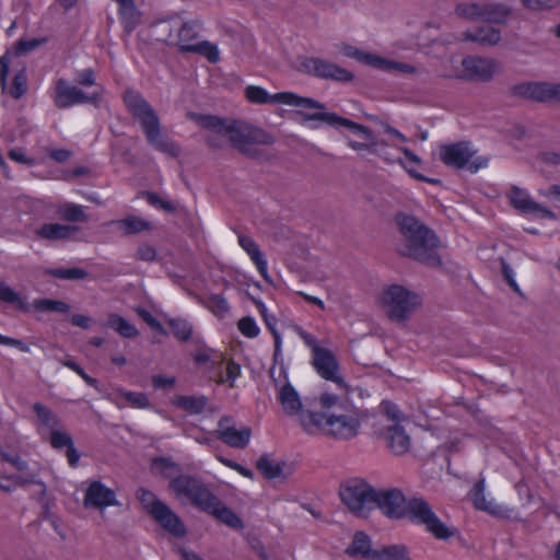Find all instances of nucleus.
Here are the masks:
<instances>
[{
    "mask_svg": "<svg viewBox=\"0 0 560 560\" xmlns=\"http://www.w3.org/2000/svg\"><path fill=\"white\" fill-rule=\"evenodd\" d=\"M316 411L304 413L301 428L307 434L348 442L355 439L368 419V411L350 407L347 395L323 392L315 399Z\"/></svg>",
    "mask_w": 560,
    "mask_h": 560,
    "instance_id": "obj_1",
    "label": "nucleus"
},
{
    "mask_svg": "<svg viewBox=\"0 0 560 560\" xmlns=\"http://www.w3.org/2000/svg\"><path fill=\"white\" fill-rule=\"evenodd\" d=\"M197 124L213 133L206 137V143L212 149H222L224 142L221 137H226L231 145L243 155L250 159L262 156L259 145H271L276 138L270 132L255 127L243 120L228 121L214 115H196Z\"/></svg>",
    "mask_w": 560,
    "mask_h": 560,
    "instance_id": "obj_2",
    "label": "nucleus"
},
{
    "mask_svg": "<svg viewBox=\"0 0 560 560\" xmlns=\"http://www.w3.org/2000/svg\"><path fill=\"white\" fill-rule=\"evenodd\" d=\"M395 222L400 234L397 250L424 266L438 268L442 265L438 253L440 240L435 232L411 214L399 212Z\"/></svg>",
    "mask_w": 560,
    "mask_h": 560,
    "instance_id": "obj_3",
    "label": "nucleus"
},
{
    "mask_svg": "<svg viewBox=\"0 0 560 560\" xmlns=\"http://www.w3.org/2000/svg\"><path fill=\"white\" fill-rule=\"evenodd\" d=\"M124 103L128 112L141 124L147 141L156 151L172 158L180 155V147L168 136L161 132L160 119L148 101L137 91L127 90L124 93Z\"/></svg>",
    "mask_w": 560,
    "mask_h": 560,
    "instance_id": "obj_4",
    "label": "nucleus"
},
{
    "mask_svg": "<svg viewBox=\"0 0 560 560\" xmlns=\"http://www.w3.org/2000/svg\"><path fill=\"white\" fill-rule=\"evenodd\" d=\"M477 150L470 141H458L441 144L439 147L440 161L453 170H468L471 174L485 168L489 164V158L476 155Z\"/></svg>",
    "mask_w": 560,
    "mask_h": 560,
    "instance_id": "obj_5",
    "label": "nucleus"
},
{
    "mask_svg": "<svg viewBox=\"0 0 560 560\" xmlns=\"http://www.w3.org/2000/svg\"><path fill=\"white\" fill-rule=\"evenodd\" d=\"M137 499L145 512L161 526L175 537H183L186 527L179 516L153 492L140 488L137 491Z\"/></svg>",
    "mask_w": 560,
    "mask_h": 560,
    "instance_id": "obj_6",
    "label": "nucleus"
},
{
    "mask_svg": "<svg viewBox=\"0 0 560 560\" xmlns=\"http://www.w3.org/2000/svg\"><path fill=\"white\" fill-rule=\"evenodd\" d=\"M198 365L208 364L209 378L218 385L233 382L241 374V365L233 360H226L224 354L210 348H203L192 354Z\"/></svg>",
    "mask_w": 560,
    "mask_h": 560,
    "instance_id": "obj_7",
    "label": "nucleus"
},
{
    "mask_svg": "<svg viewBox=\"0 0 560 560\" xmlns=\"http://www.w3.org/2000/svg\"><path fill=\"white\" fill-rule=\"evenodd\" d=\"M340 498L357 516L366 517L375 509V490L364 480L353 478L340 487Z\"/></svg>",
    "mask_w": 560,
    "mask_h": 560,
    "instance_id": "obj_8",
    "label": "nucleus"
},
{
    "mask_svg": "<svg viewBox=\"0 0 560 560\" xmlns=\"http://www.w3.org/2000/svg\"><path fill=\"white\" fill-rule=\"evenodd\" d=\"M383 303L392 320L404 322L421 304V298L402 285L394 284L384 292Z\"/></svg>",
    "mask_w": 560,
    "mask_h": 560,
    "instance_id": "obj_9",
    "label": "nucleus"
},
{
    "mask_svg": "<svg viewBox=\"0 0 560 560\" xmlns=\"http://www.w3.org/2000/svg\"><path fill=\"white\" fill-rule=\"evenodd\" d=\"M245 96L250 103L255 104H285L302 108L324 109L325 104L311 97L300 96L292 92H280L270 95L264 88L249 85L245 90Z\"/></svg>",
    "mask_w": 560,
    "mask_h": 560,
    "instance_id": "obj_10",
    "label": "nucleus"
},
{
    "mask_svg": "<svg viewBox=\"0 0 560 560\" xmlns=\"http://www.w3.org/2000/svg\"><path fill=\"white\" fill-rule=\"evenodd\" d=\"M406 515L413 523L424 525L427 530L439 539H446L452 535L450 528L436 516L430 504L423 499L410 500Z\"/></svg>",
    "mask_w": 560,
    "mask_h": 560,
    "instance_id": "obj_11",
    "label": "nucleus"
},
{
    "mask_svg": "<svg viewBox=\"0 0 560 560\" xmlns=\"http://www.w3.org/2000/svg\"><path fill=\"white\" fill-rule=\"evenodd\" d=\"M299 70L318 79L341 83L352 82L354 79L350 70L319 57H303Z\"/></svg>",
    "mask_w": 560,
    "mask_h": 560,
    "instance_id": "obj_12",
    "label": "nucleus"
},
{
    "mask_svg": "<svg viewBox=\"0 0 560 560\" xmlns=\"http://www.w3.org/2000/svg\"><path fill=\"white\" fill-rule=\"evenodd\" d=\"M83 506L86 510L105 511L112 506H118L120 503L117 492L113 488L107 487L101 480H88L82 486Z\"/></svg>",
    "mask_w": 560,
    "mask_h": 560,
    "instance_id": "obj_13",
    "label": "nucleus"
},
{
    "mask_svg": "<svg viewBox=\"0 0 560 560\" xmlns=\"http://www.w3.org/2000/svg\"><path fill=\"white\" fill-rule=\"evenodd\" d=\"M277 398L281 405L283 412L290 417H296L301 424V419L304 413L316 411L315 399H302L300 393L295 387H279Z\"/></svg>",
    "mask_w": 560,
    "mask_h": 560,
    "instance_id": "obj_14",
    "label": "nucleus"
},
{
    "mask_svg": "<svg viewBox=\"0 0 560 560\" xmlns=\"http://www.w3.org/2000/svg\"><path fill=\"white\" fill-rule=\"evenodd\" d=\"M470 498L477 510L487 512L495 517L510 520L516 514L513 508L495 502V500L486 492L485 479H480L475 483L470 491Z\"/></svg>",
    "mask_w": 560,
    "mask_h": 560,
    "instance_id": "obj_15",
    "label": "nucleus"
},
{
    "mask_svg": "<svg viewBox=\"0 0 560 560\" xmlns=\"http://www.w3.org/2000/svg\"><path fill=\"white\" fill-rule=\"evenodd\" d=\"M214 434L233 448H245L250 441L252 430L248 427L237 428L233 418L223 417L219 420Z\"/></svg>",
    "mask_w": 560,
    "mask_h": 560,
    "instance_id": "obj_16",
    "label": "nucleus"
},
{
    "mask_svg": "<svg viewBox=\"0 0 560 560\" xmlns=\"http://www.w3.org/2000/svg\"><path fill=\"white\" fill-rule=\"evenodd\" d=\"M463 73L460 79L469 81L488 82L492 79L497 61L491 58L468 56L462 60Z\"/></svg>",
    "mask_w": 560,
    "mask_h": 560,
    "instance_id": "obj_17",
    "label": "nucleus"
},
{
    "mask_svg": "<svg viewBox=\"0 0 560 560\" xmlns=\"http://www.w3.org/2000/svg\"><path fill=\"white\" fill-rule=\"evenodd\" d=\"M509 199L511 205L523 214H534L540 219L555 220L557 215L545 206L536 202L517 186L511 188Z\"/></svg>",
    "mask_w": 560,
    "mask_h": 560,
    "instance_id": "obj_18",
    "label": "nucleus"
},
{
    "mask_svg": "<svg viewBox=\"0 0 560 560\" xmlns=\"http://www.w3.org/2000/svg\"><path fill=\"white\" fill-rule=\"evenodd\" d=\"M306 119L320 120L331 127H345L351 130L353 133L361 136L365 141H372L374 139L373 131L361 124H358L349 118L341 117L336 113H315V114H302Z\"/></svg>",
    "mask_w": 560,
    "mask_h": 560,
    "instance_id": "obj_19",
    "label": "nucleus"
},
{
    "mask_svg": "<svg viewBox=\"0 0 560 560\" xmlns=\"http://www.w3.org/2000/svg\"><path fill=\"white\" fill-rule=\"evenodd\" d=\"M313 365L324 380L337 385H345L338 375V361L329 349L323 347L314 348Z\"/></svg>",
    "mask_w": 560,
    "mask_h": 560,
    "instance_id": "obj_20",
    "label": "nucleus"
},
{
    "mask_svg": "<svg viewBox=\"0 0 560 560\" xmlns=\"http://www.w3.org/2000/svg\"><path fill=\"white\" fill-rule=\"evenodd\" d=\"M375 508H380L385 515L392 518H400L406 515L408 502L400 491L395 489L375 491Z\"/></svg>",
    "mask_w": 560,
    "mask_h": 560,
    "instance_id": "obj_21",
    "label": "nucleus"
},
{
    "mask_svg": "<svg viewBox=\"0 0 560 560\" xmlns=\"http://www.w3.org/2000/svg\"><path fill=\"white\" fill-rule=\"evenodd\" d=\"M514 96L533 100L537 102L555 101V83L549 82H525L511 88Z\"/></svg>",
    "mask_w": 560,
    "mask_h": 560,
    "instance_id": "obj_22",
    "label": "nucleus"
},
{
    "mask_svg": "<svg viewBox=\"0 0 560 560\" xmlns=\"http://www.w3.org/2000/svg\"><path fill=\"white\" fill-rule=\"evenodd\" d=\"M88 100V94L82 90L69 85L65 79H59L56 82L54 103L56 107L63 109L71 107L75 104H84Z\"/></svg>",
    "mask_w": 560,
    "mask_h": 560,
    "instance_id": "obj_23",
    "label": "nucleus"
},
{
    "mask_svg": "<svg viewBox=\"0 0 560 560\" xmlns=\"http://www.w3.org/2000/svg\"><path fill=\"white\" fill-rule=\"evenodd\" d=\"M377 550L378 548H373L370 536L359 530L353 534L352 541L347 547L346 553L354 558L376 560L378 556Z\"/></svg>",
    "mask_w": 560,
    "mask_h": 560,
    "instance_id": "obj_24",
    "label": "nucleus"
},
{
    "mask_svg": "<svg viewBox=\"0 0 560 560\" xmlns=\"http://www.w3.org/2000/svg\"><path fill=\"white\" fill-rule=\"evenodd\" d=\"M79 228L61 223H45L36 230V236L47 241L68 240L72 237Z\"/></svg>",
    "mask_w": 560,
    "mask_h": 560,
    "instance_id": "obj_25",
    "label": "nucleus"
},
{
    "mask_svg": "<svg viewBox=\"0 0 560 560\" xmlns=\"http://www.w3.org/2000/svg\"><path fill=\"white\" fill-rule=\"evenodd\" d=\"M202 482L199 479L189 476H178L171 481V489L174 491L176 497L182 500L191 501Z\"/></svg>",
    "mask_w": 560,
    "mask_h": 560,
    "instance_id": "obj_26",
    "label": "nucleus"
},
{
    "mask_svg": "<svg viewBox=\"0 0 560 560\" xmlns=\"http://www.w3.org/2000/svg\"><path fill=\"white\" fill-rule=\"evenodd\" d=\"M119 5V18L124 32L130 35L140 24L141 15L133 0H116Z\"/></svg>",
    "mask_w": 560,
    "mask_h": 560,
    "instance_id": "obj_27",
    "label": "nucleus"
},
{
    "mask_svg": "<svg viewBox=\"0 0 560 560\" xmlns=\"http://www.w3.org/2000/svg\"><path fill=\"white\" fill-rule=\"evenodd\" d=\"M342 56L352 58L360 63L370 66L372 68L382 67L385 63L384 58L371 52H366L355 46L347 43H341L337 46Z\"/></svg>",
    "mask_w": 560,
    "mask_h": 560,
    "instance_id": "obj_28",
    "label": "nucleus"
},
{
    "mask_svg": "<svg viewBox=\"0 0 560 560\" xmlns=\"http://www.w3.org/2000/svg\"><path fill=\"white\" fill-rule=\"evenodd\" d=\"M462 39L478 43L482 46H494L501 39V32L493 27H478L475 31H466L462 34Z\"/></svg>",
    "mask_w": 560,
    "mask_h": 560,
    "instance_id": "obj_29",
    "label": "nucleus"
},
{
    "mask_svg": "<svg viewBox=\"0 0 560 560\" xmlns=\"http://www.w3.org/2000/svg\"><path fill=\"white\" fill-rule=\"evenodd\" d=\"M386 439L388 447L396 455H402L410 448V438L398 424L388 428Z\"/></svg>",
    "mask_w": 560,
    "mask_h": 560,
    "instance_id": "obj_30",
    "label": "nucleus"
},
{
    "mask_svg": "<svg viewBox=\"0 0 560 560\" xmlns=\"http://www.w3.org/2000/svg\"><path fill=\"white\" fill-rule=\"evenodd\" d=\"M173 405L189 415H199L208 409V399L203 395H183L174 397Z\"/></svg>",
    "mask_w": 560,
    "mask_h": 560,
    "instance_id": "obj_31",
    "label": "nucleus"
},
{
    "mask_svg": "<svg viewBox=\"0 0 560 560\" xmlns=\"http://www.w3.org/2000/svg\"><path fill=\"white\" fill-rule=\"evenodd\" d=\"M34 411L37 416V431L43 438H46L47 434L59 427L57 416L40 402L34 405Z\"/></svg>",
    "mask_w": 560,
    "mask_h": 560,
    "instance_id": "obj_32",
    "label": "nucleus"
},
{
    "mask_svg": "<svg viewBox=\"0 0 560 560\" xmlns=\"http://www.w3.org/2000/svg\"><path fill=\"white\" fill-rule=\"evenodd\" d=\"M511 14V9L502 3L482 2V22L504 24Z\"/></svg>",
    "mask_w": 560,
    "mask_h": 560,
    "instance_id": "obj_33",
    "label": "nucleus"
},
{
    "mask_svg": "<svg viewBox=\"0 0 560 560\" xmlns=\"http://www.w3.org/2000/svg\"><path fill=\"white\" fill-rule=\"evenodd\" d=\"M257 469L268 479L285 477L289 474L288 465L284 462H276L268 456L258 459Z\"/></svg>",
    "mask_w": 560,
    "mask_h": 560,
    "instance_id": "obj_34",
    "label": "nucleus"
},
{
    "mask_svg": "<svg viewBox=\"0 0 560 560\" xmlns=\"http://www.w3.org/2000/svg\"><path fill=\"white\" fill-rule=\"evenodd\" d=\"M115 224L124 235H132L152 230V224L149 221L136 215H127L124 219L117 220Z\"/></svg>",
    "mask_w": 560,
    "mask_h": 560,
    "instance_id": "obj_35",
    "label": "nucleus"
},
{
    "mask_svg": "<svg viewBox=\"0 0 560 560\" xmlns=\"http://www.w3.org/2000/svg\"><path fill=\"white\" fill-rule=\"evenodd\" d=\"M209 514L213 515L231 528L242 529L244 527L243 521L237 516V514L220 500Z\"/></svg>",
    "mask_w": 560,
    "mask_h": 560,
    "instance_id": "obj_36",
    "label": "nucleus"
},
{
    "mask_svg": "<svg viewBox=\"0 0 560 560\" xmlns=\"http://www.w3.org/2000/svg\"><path fill=\"white\" fill-rule=\"evenodd\" d=\"M200 27L201 23L197 20L183 23L177 34V46L180 52H185L183 46L192 45L191 42L198 38Z\"/></svg>",
    "mask_w": 560,
    "mask_h": 560,
    "instance_id": "obj_37",
    "label": "nucleus"
},
{
    "mask_svg": "<svg viewBox=\"0 0 560 560\" xmlns=\"http://www.w3.org/2000/svg\"><path fill=\"white\" fill-rule=\"evenodd\" d=\"M185 52L199 54L208 59L211 63H217L220 60V54L217 45L203 40L195 45L183 46Z\"/></svg>",
    "mask_w": 560,
    "mask_h": 560,
    "instance_id": "obj_38",
    "label": "nucleus"
},
{
    "mask_svg": "<svg viewBox=\"0 0 560 560\" xmlns=\"http://www.w3.org/2000/svg\"><path fill=\"white\" fill-rule=\"evenodd\" d=\"M107 326L116 330L124 338H135L139 335L138 329L124 317L117 314H109Z\"/></svg>",
    "mask_w": 560,
    "mask_h": 560,
    "instance_id": "obj_39",
    "label": "nucleus"
},
{
    "mask_svg": "<svg viewBox=\"0 0 560 560\" xmlns=\"http://www.w3.org/2000/svg\"><path fill=\"white\" fill-rule=\"evenodd\" d=\"M218 501L219 499L202 483L200 490L197 491L190 503L201 511L210 513L218 504Z\"/></svg>",
    "mask_w": 560,
    "mask_h": 560,
    "instance_id": "obj_40",
    "label": "nucleus"
},
{
    "mask_svg": "<svg viewBox=\"0 0 560 560\" xmlns=\"http://www.w3.org/2000/svg\"><path fill=\"white\" fill-rule=\"evenodd\" d=\"M458 16L482 22V2H463L458 3L455 8Z\"/></svg>",
    "mask_w": 560,
    "mask_h": 560,
    "instance_id": "obj_41",
    "label": "nucleus"
},
{
    "mask_svg": "<svg viewBox=\"0 0 560 560\" xmlns=\"http://www.w3.org/2000/svg\"><path fill=\"white\" fill-rule=\"evenodd\" d=\"M0 300L15 305L20 311H28V303L26 302V299L22 298L18 292L3 282H0Z\"/></svg>",
    "mask_w": 560,
    "mask_h": 560,
    "instance_id": "obj_42",
    "label": "nucleus"
},
{
    "mask_svg": "<svg viewBox=\"0 0 560 560\" xmlns=\"http://www.w3.org/2000/svg\"><path fill=\"white\" fill-rule=\"evenodd\" d=\"M27 90V73L26 68L23 67L14 74L12 84L9 89V94L14 100H20L22 96L26 94Z\"/></svg>",
    "mask_w": 560,
    "mask_h": 560,
    "instance_id": "obj_43",
    "label": "nucleus"
},
{
    "mask_svg": "<svg viewBox=\"0 0 560 560\" xmlns=\"http://www.w3.org/2000/svg\"><path fill=\"white\" fill-rule=\"evenodd\" d=\"M33 306L38 312L68 313L70 311L68 303L51 299H36L33 302Z\"/></svg>",
    "mask_w": 560,
    "mask_h": 560,
    "instance_id": "obj_44",
    "label": "nucleus"
},
{
    "mask_svg": "<svg viewBox=\"0 0 560 560\" xmlns=\"http://www.w3.org/2000/svg\"><path fill=\"white\" fill-rule=\"evenodd\" d=\"M376 560H410L404 545H390L378 548Z\"/></svg>",
    "mask_w": 560,
    "mask_h": 560,
    "instance_id": "obj_45",
    "label": "nucleus"
},
{
    "mask_svg": "<svg viewBox=\"0 0 560 560\" xmlns=\"http://www.w3.org/2000/svg\"><path fill=\"white\" fill-rule=\"evenodd\" d=\"M47 273L51 277L62 279V280H81L88 277V271L73 267V268H52L48 269Z\"/></svg>",
    "mask_w": 560,
    "mask_h": 560,
    "instance_id": "obj_46",
    "label": "nucleus"
},
{
    "mask_svg": "<svg viewBox=\"0 0 560 560\" xmlns=\"http://www.w3.org/2000/svg\"><path fill=\"white\" fill-rule=\"evenodd\" d=\"M141 196L145 198V200L148 201L149 205H151L158 209H161L167 213H174L177 211V208H178L177 203L170 201V200L162 199L158 192L142 191Z\"/></svg>",
    "mask_w": 560,
    "mask_h": 560,
    "instance_id": "obj_47",
    "label": "nucleus"
},
{
    "mask_svg": "<svg viewBox=\"0 0 560 560\" xmlns=\"http://www.w3.org/2000/svg\"><path fill=\"white\" fill-rule=\"evenodd\" d=\"M172 334L180 341H188L192 334L191 325L183 318H174L168 322Z\"/></svg>",
    "mask_w": 560,
    "mask_h": 560,
    "instance_id": "obj_48",
    "label": "nucleus"
},
{
    "mask_svg": "<svg viewBox=\"0 0 560 560\" xmlns=\"http://www.w3.org/2000/svg\"><path fill=\"white\" fill-rule=\"evenodd\" d=\"M380 411L395 424L405 420V413L400 410L398 405L389 399H383L380 404Z\"/></svg>",
    "mask_w": 560,
    "mask_h": 560,
    "instance_id": "obj_49",
    "label": "nucleus"
},
{
    "mask_svg": "<svg viewBox=\"0 0 560 560\" xmlns=\"http://www.w3.org/2000/svg\"><path fill=\"white\" fill-rule=\"evenodd\" d=\"M45 439H48L50 445L56 450L68 448L73 444L71 435L59 427L47 434Z\"/></svg>",
    "mask_w": 560,
    "mask_h": 560,
    "instance_id": "obj_50",
    "label": "nucleus"
},
{
    "mask_svg": "<svg viewBox=\"0 0 560 560\" xmlns=\"http://www.w3.org/2000/svg\"><path fill=\"white\" fill-rule=\"evenodd\" d=\"M205 305L214 315L220 317H223L230 311L229 303L222 294H211Z\"/></svg>",
    "mask_w": 560,
    "mask_h": 560,
    "instance_id": "obj_51",
    "label": "nucleus"
},
{
    "mask_svg": "<svg viewBox=\"0 0 560 560\" xmlns=\"http://www.w3.org/2000/svg\"><path fill=\"white\" fill-rule=\"evenodd\" d=\"M62 219L70 222H83L88 219L83 207L75 203H66L60 208Z\"/></svg>",
    "mask_w": 560,
    "mask_h": 560,
    "instance_id": "obj_52",
    "label": "nucleus"
},
{
    "mask_svg": "<svg viewBox=\"0 0 560 560\" xmlns=\"http://www.w3.org/2000/svg\"><path fill=\"white\" fill-rule=\"evenodd\" d=\"M47 43L46 37L42 38H30L24 39L21 38L16 42L14 46V56L20 57L28 54L30 51L35 50L36 48L40 47L42 45Z\"/></svg>",
    "mask_w": 560,
    "mask_h": 560,
    "instance_id": "obj_53",
    "label": "nucleus"
},
{
    "mask_svg": "<svg viewBox=\"0 0 560 560\" xmlns=\"http://www.w3.org/2000/svg\"><path fill=\"white\" fill-rule=\"evenodd\" d=\"M238 244L248 254L253 261L264 255L258 244L250 236L240 234Z\"/></svg>",
    "mask_w": 560,
    "mask_h": 560,
    "instance_id": "obj_54",
    "label": "nucleus"
},
{
    "mask_svg": "<svg viewBox=\"0 0 560 560\" xmlns=\"http://www.w3.org/2000/svg\"><path fill=\"white\" fill-rule=\"evenodd\" d=\"M238 330L247 338H255L259 335V327L250 316L241 318L237 323Z\"/></svg>",
    "mask_w": 560,
    "mask_h": 560,
    "instance_id": "obj_55",
    "label": "nucleus"
},
{
    "mask_svg": "<svg viewBox=\"0 0 560 560\" xmlns=\"http://www.w3.org/2000/svg\"><path fill=\"white\" fill-rule=\"evenodd\" d=\"M152 469L155 472L162 474L166 477H171L173 472L177 471V466L170 459L160 457L153 460Z\"/></svg>",
    "mask_w": 560,
    "mask_h": 560,
    "instance_id": "obj_56",
    "label": "nucleus"
},
{
    "mask_svg": "<svg viewBox=\"0 0 560 560\" xmlns=\"http://www.w3.org/2000/svg\"><path fill=\"white\" fill-rule=\"evenodd\" d=\"M122 398L129 406L135 408H145L149 406V399L143 393L126 390L122 393Z\"/></svg>",
    "mask_w": 560,
    "mask_h": 560,
    "instance_id": "obj_57",
    "label": "nucleus"
},
{
    "mask_svg": "<svg viewBox=\"0 0 560 560\" xmlns=\"http://www.w3.org/2000/svg\"><path fill=\"white\" fill-rule=\"evenodd\" d=\"M135 258L137 260L152 262L156 258V249L154 246L143 243L137 248Z\"/></svg>",
    "mask_w": 560,
    "mask_h": 560,
    "instance_id": "obj_58",
    "label": "nucleus"
},
{
    "mask_svg": "<svg viewBox=\"0 0 560 560\" xmlns=\"http://www.w3.org/2000/svg\"><path fill=\"white\" fill-rule=\"evenodd\" d=\"M267 328L270 330L273 340H275V357H277L281 351V336L279 331L277 330V318L271 315L269 317H266L264 319Z\"/></svg>",
    "mask_w": 560,
    "mask_h": 560,
    "instance_id": "obj_59",
    "label": "nucleus"
},
{
    "mask_svg": "<svg viewBox=\"0 0 560 560\" xmlns=\"http://www.w3.org/2000/svg\"><path fill=\"white\" fill-rule=\"evenodd\" d=\"M10 72V52L7 51L0 57V88L2 92L8 86V77Z\"/></svg>",
    "mask_w": 560,
    "mask_h": 560,
    "instance_id": "obj_60",
    "label": "nucleus"
},
{
    "mask_svg": "<svg viewBox=\"0 0 560 560\" xmlns=\"http://www.w3.org/2000/svg\"><path fill=\"white\" fill-rule=\"evenodd\" d=\"M384 61L385 63L382 67H375V69L383 71L399 70L405 73H413L416 71L415 67L409 63L396 62L386 58H384Z\"/></svg>",
    "mask_w": 560,
    "mask_h": 560,
    "instance_id": "obj_61",
    "label": "nucleus"
},
{
    "mask_svg": "<svg viewBox=\"0 0 560 560\" xmlns=\"http://www.w3.org/2000/svg\"><path fill=\"white\" fill-rule=\"evenodd\" d=\"M560 2V0H522V3L530 9V10H546V9H552L555 8L556 5H558V3Z\"/></svg>",
    "mask_w": 560,
    "mask_h": 560,
    "instance_id": "obj_62",
    "label": "nucleus"
},
{
    "mask_svg": "<svg viewBox=\"0 0 560 560\" xmlns=\"http://www.w3.org/2000/svg\"><path fill=\"white\" fill-rule=\"evenodd\" d=\"M347 144L354 151L361 153L363 151H368L370 153H377V149H376V141L375 139H373L372 141H366L365 143L363 142H358V141H354L352 139H348V142Z\"/></svg>",
    "mask_w": 560,
    "mask_h": 560,
    "instance_id": "obj_63",
    "label": "nucleus"
},
{
    "mask_svg": "<svg viewBox=\"0 0 560 560\" xmlns=\"http://www.w3.org/2000/svg\"><path fill=\"white\" fill-rule=\"evenodd\" d=\"M138 315L154 330L164 332L162 324L145 308H138Z\"/></svg>",
    "mask_w": 560,
    "mask_h": 560,
    "instance_id": "obj_64",
    "label": "nucleus"
}]
</instances>
